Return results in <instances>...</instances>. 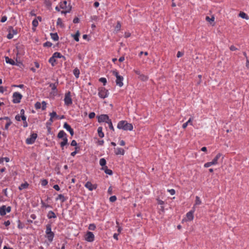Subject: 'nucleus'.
Returning a JSON list of instances; mask_svg holds the SVG:
<instances>
[{"label":"nucleus","instance_id":"obj_1","mask_svg":"<svg viewBox=\"0 0 249 249\" xmlns=\"http://www.w3.org/2000/svg\"><path fill=\"white\" fill-rule=\"evenodd\" d=\"M117 128L125 131H132L133 129V126L131 124L128 123L126 121H121L118 123Z\"/></svg>","mask_w":249,"mask_h":249},{"label":"nucleus","instance_id":"obj_2","mask_svg":"<svg viewBox=\"0 0 249 249\" xmlns=\"http://www.w3.org/2000/svg\"><path fill=\"white\" fill-rule=\"evenodd\" d=\"M59 4L60 8L62 10L61 11V14H66L71 11V7L70 3H67L66 0L61 1Z\"/></svg>","mask_w":249,"mask_h":249},{"label":"nucleus","instance_id":"obj_3","mask_svg":"<svg viewBox=\"0 0 249 249\" xmlns=\"http://www.w3.org/2000/svg\"><path fill=\"white\" fill-rule=\"evenodd\" d=\"M112 74L116 77V85L120 87H123L124 77L122 76L119 75L118 71L115 70L112 71Z\"/></svg>","mask_w":249,"mask_h":249},{"label":"nucleus","instance_id":"obj_4","mask_svg":"<svg viewBox=\"0 0 249 249\" xmlns=\"http://www.w3.org/2000/svg\"><path fill=\"white\" fill-rule=\"evenodd\" d=\"M64 101L65 105L67 107H69L72 105V100L71 98V93L70 91H67L65 93Z\"/></svg>","mask_w":249,"mask_h":249},{"label":"nucleus","instance_id":"obj_5","mask_svg":"<svg viewBox=\"0 0 249 249\" xmlns=\"http://www.w3.org/2000/svg\"><path fill=\"white\" fill-rule=\"evenodd\" d=\"M108 91L104 87H100L98 88V95L102 99H105L108 96Z\"/></svg>","mask_w":249,"mask_h":249},{"label":"nucleus","instance_id":"obj_6","mask_svg":"<svg viewBox=\"0 0 249 249\" xmlns=\"http://www.w3.org/2000/svg\"><path fill=\"white\" fill-rule=\"evenodd\" d=\"M22 95L18 92H15L13 94V102L15 104L20 103Z\"/></svg>","mask_w":249,"mask_h":249},{"label":"nucleus","instance_id":"obj_7","mask_svg":"<svg viewBox=\"0 0 249 249\" xmlns=\"http://www.w3.org/2000/svg\"><path fill=\"white\" fill-rule=\"evenodd\" d=\"M37 134L36 133L32 134L30 137L28 138L26 140V143L28 144H32L34 143L37 138Z\"/></svg>","mask_w":249,"mask_h":249},{"label":"nucleus","instance_id":"obj_8","mask_svg":"<svg viewBox=\"0 0 249 249\" xmlns=\"http://www.w3.org/2000/svg\"><path fill=\"white\" fill-rule=\"evenodd\" d=\"M85 239L88 242H91L94 240V235L91 231H88L85 235Z\"/></svg>","mask_w":249,"mask_h":249},{"label":"nucleus","instance_id":"obj_9","mask_svg":"<svg viewBox=\"0 0 249 249\" xmlns=\"http://www.w3.org/2000/svg\"><path fill=\"white\" fill-rule=\"evenodd\" d=\"M195 212V208H194V207H193L192 208V210H191L190 211H189V212H188L186 214L187 221H192L193 220L194 217V213Z\"/></svg>","mask_w":249,"mask_h":249},{"label":"nucleus","instance_id":"obj_10","mask_svg":"<svg viewBox=\"0 0 249 249\" xmlns=\"http://www.w3.org/2000/svg\"><path fill=\"white\" fill-rule=\"evenodd\" d=\"M85 187L87 188L89 191H92L97 188V185L96 184H93L90 181H88L85 185Z\"/></svg>","mask_w":249,"mask_h":249},{"label":"nucleus","instance_id":"obj_11","mask_svg":"<svg viewBox=\"0 0 249 249\" xmlns=\"http://www.w3.org/2000/svg\"><path fill=\"white\" fill-rule=\"evenodd\" d=\"M108 115L106 114H102L98 117V122H107L109 120Z\"/></svg>","mask_w":249,"mask_h":249},{"label":"nucleus","instance_id":"obj_12","mask_svg":"<svg viewBox=\"0 0 249 249\" xmlns=\"http://www.w3.org/2000/svg\"><path fill=\"white\" fill-rule=\"evenodd\" d=\"M64 128L68 131L71 136H73L74 134V131L72 128H71V126L67 123H65L63 126Z\"/></svg>","mask_w":249,"mask_h":249},{"label":"nucleus","instance_id":"obj_13","mask_svg":"<svg viewBox=\"0 0 249 249\" xmlns=\"http://www.w3.org/2000/svg\"><path fill=\"white\" fill-rule=\"evenodd\" d=\"M50 118L49 121H51V123H49L50 125H51L53 120V119L54 118H56V119L58 118V116L57 115L55 111H53L52 113H50Z\"/></svg>","mask_w":249,"mask_h":249},{"label":"nucleus","instance_id":"obj_14","mask_svg":"<svg viewBox=\"0 0 249 249\" xmlns=\"http://www.w3.org/2000/svg\"><path fill=\"white\" fill-rule=\"evenodd\" d=\"M2 119L7 120V123L5 125V129H6V130L8 129L9 126L12 124V122L11 121V120L8 117H5L4 118H0V120H2Z\"/></svg>","mask_w":249,"mask_h":249},{"label":"nucleus","instance_id":"obj_15","mask_svg":"<svg viewBox=\"0 0 249 249\" xmlns=\"http://www.w3.org/2000/svg\"><path fill=\"white\" fill-rule=\"evenodd\" d=\"M115 153L116 155H124V150L122 148L117 147L114 150Z\"/></svg>","mask_w":249,"mask_h":249},{"label":"nucleus","instance_id":"obj_16","mask_svg":"<svg viewBox=\"0 0 249 249\" xmlns=\"http://www.w3.org/2000/svg\"><path fill=\"white\" fill-rule=\"evenodd\" d=\"M67 199V198L65 197L64 195L62 194H59L58 195L57 197L55 198V200L57 201L58 200H60L62 203L64 202Z\"/></svg>","mask_w":249,"mask_h":249},{"label":"nucleus","instance_id":"obj_17","mask_svg":"<svg viewBox=\"0 0 249 249\" xmlns=\"http://www.w3.org/2000/svg\"><path fill=\"white\" fill-rule=\"evenodd\" d=\"M54 236V234L53 231L51 232H49L47 234H46V238L48 239L49 241L50 242H52L53 241Z\"/></svg>","mask_w":249,"mask_h":249},{"label":"nucleus","instance_id":"obj_18","mask_svg":"<svg viewBox=\"0 0 249 249\" xmlns=\"http://www.w3.org/2000/svg\"><path fill=\"white\" fill-rule=\"evenodd\" d=\"M17 32L13 29H12V31L10 30L7 36V37L8 39H12L14 37V35L17 34Z\"/></svg>","mask_w":249,"mask_h":249},{"label":"nucleus","instance_id":"obj_19","mask_svg":"<svg viewBox=\"0 0 249 249\" xmlns=\"http://www.w3.org/2000/svg\"><path fill=\"white\" fill-rule=\"evenodd\" d=\"M193 120V118H190L187 122H186L183 124L182 128L184 129H185L188 124H190V125H193V123H192Z\"/></svg>","mask_w":249,"mask_h":249},{"label":"nucleus","instance_id":"obj_20","mask_svg":"<svg viewBox=\"0 0 249 249\" xmlns=\"http://www.w3.org/2000/svg\"><path fill=\"white\" fill-rule=\"evenodd\" d=\"M222 154L221 153H218L217 154V155L215 157V158L213 160L212 162L213 163L214 165H216L218 163V160L219 159V158L221 157Z\"/></svg>","mask_w":249,"mask_h":249},{"label":"nucleus","instance_id":"obj_21","mask_svg":"<svg viewBox=\"0 0 249 249\" xmlns=\"http://www.w3.org/2000/svg\"><path fill=\"white\" fill-rule=\"evenodd\" d=\"M62 139V142H60V146H61L62 149H63L64 146L68 144V140L67 137H65Z\"/></svg>","mask_w":249,"mask_h":249},{"label":"nucleus","instance_id":"obj_22","mask_svg":"<svg viewBox=\"0 0 249 249\" xmlns=\"http://www.w3.org/2000/svg\"><path fill=\"white\" fill-rule=\"evenodd\" d=\"M66 137L67 134L63 130H60L57 135V137L59 139H63Z\"/></svg>","mask_w":249,"mask_h":249},{"label":"nucleus","instance_id":"obj_23","mask_svg":"<svg viewBox=\"0 0 249 249\" xmlns=\"http://www.w3.org/2000/svg\"><path fill=\"white\" fill-rule=\"evenodd\" d=\"M97 133L99 137L103 138L104 137V133L103 132V128L100 126L97 129Z\"/></svg>","mask_w":249,"mask_h":249},{"label":"nucleus","instance_id":"obj_24","mask_svg":"<svg viewBox=\"0 0 249 249\" xmlns=\"http://www.w3.org/2000/svg\"><path fill=\"white\" fill-rule=\"evenodd\" d=\"M47 217L49 219H51L52 218H55L56 217V216L53 212L50 211L48 213Z\"/></svg>","mask_w":249,"mask_h":249},{"label":"nucleus","instance_id":"obj_25","mask_svg":"<svg viewBox=\"0 0 249 249\" xmlns=\"http://www.w3.org/2000/svg\"><path fill=\"white\" fill-rule=\"evenodd\" d=\"M29 184L27 182H25L24 183H22L19 187L18 189L19 190H22L24 189H26L29 187Z\"/></svg>","mask_w":249,"mask_h":249},{"label":"nucleus","instance_id":"obj_26","mask_svg":"<svg viewBox=\"0 0 249 249\" xmlns=\"http://www.w3.org/2000/svg\"><path fill=\"white\" fill-rule=\"evenodd\" d=\"M202 202L200 197L198 196H196L195 203L193 207L195 208V206L199 205L201 204Z\"/></svg>","mask_w":249,"mask_h":249},{"label":"nucleus","instance_id":"obj_27","mask_svg":"<svg viewBox=\"0 0 249 249\" xmlns=\"http://www.w3.org/2000/svg\"><path fill=\"white\" fill-rule=\"evenodd\" d=\"M239 16L244 19L247 20L249 19V16L244 12H240Z\"/></svg>","mask_w":249,"mask_h":249},{"label":"nucleus","instance_id":"obj_28","mask_svg":"<svg viewBox=\"0 0 249 249\" xmlns=\"http://www.w3.org/2000/svg\"><path fill=\"white\" fill-rule=\"evenodd\" d=\"M5 206L3 205L0 207V215L4 216L6 214V210L5 209Z\"/></svg>","mask_w":249,"mask_h":249},{"label":"nucleus","instance_id":"obj_29","mask_svg":"<svg viewBox=\"0 0 249 249\" xmlns=\"http://www.w3.org/2000/svg\"><path fill=\"white\" fill-rule=\"evenodd\" d=\"M5 61L7 63H9L12 65H15L16 64L15 61L9 58L8 57H5Z\"/></svg>","mask_w":249,"mask_h":249},{"label":"nucleus","instance_id":"obj_30","mask_svg":"<svg viewBox=\"0 0 249 249\" xmlns=\"http://www.w3.org/2000/svg\"><path fill=\"white\" fill-rule=\"evenodd\" d=\"M51 36L54 41H57L59 39L57 33H51Z\"/></svg>","mask_w":249,"mask_h":249},{"label":"nucleus","instance_id":"obj_31","mask_svg":"<svg viewBox=\"0 0 249 249\" xmlns=\"http://www.w3.org/2000/svg\"><path fill=\"white\" fill-rule=\"evenodd\" d=\"M138 78L142 81H145L148 80V77L143 74H141Z\"/></svg>","mask_w":249,"mask_h":249},{"label":"nucleus","instance_id":"obj_32","mask_svg":"<svg viewBox=\"0 0 249 249\" xmlns=\"http://www.w3.org/2000/svg\"><path fill=\"white\" fill-rule=\"evenodd\" d=\"M53 57H54L55 58H62V57L64 58V57L60 53H58V52L54 53L53 54Z\"/></svg>","mask_w":249,"mask_h":249},{"label":"nucleus","instance_id":"obj_33","mask_svg":"<svg viewBox=\"0 0 249 249\" xmlns=\"http://www.w3.org/2000/svg\"><path fill=\"white\" fill-rule=\"evenodd\" d=\"M49 63H50L51 64V65L53 66H54L55 65V62H56V59L54 57H53V56L50 57V58L49 59Z\"/></svg>","mask_w":249,"mask_h":249},{"label":"nucleus","instance_id":"obj_34","mask_svg":"<svg viewBox=\"0 0 249 249\" xmlns=\"http://www.w3.org/2000/svg\"><path fill=\"white\" fill-rule=\"evenodd\" d=\"M58 85V82L55 83H51L50 84V87L53 90H56L57 86Z\"/></svg>","mask_w":249,"mask_h":249},{"label":"nucleus","instance_id":"obj_35","mask_svg":"<svg viewBox=\"0 0 249 249\" xmlns=\"http://www.w3.org/2000/svg\"><path fill=\"white\" fill-rule=\"evenodd\" d=\"M56 24L57 26H59L61 27H64V24L62 22L61 18H58V19L57 20Z\"/></svg>","mask_w":249,"mask_h":249},{"label":"nucleus","instance_id":"obj_36","mask_svg":"<svg viewBox=\"0 0 249 249\" xmlns=\"http://www.w3.org/2000/svg\"><path fill=\"white\" fill-rule=\"evenodd\" d=\"M106 163H107L106 160L104 158H102L100 160L99 163H100V165L102 167L105 166L106 164Z\"/></svg>","mask_w":249,"mask_h":249},{"label":"nucleus","instance_id":"obj_37","mask_svg":"<svg viewBox=\"0 0 249 249\" xmlns=\"http://www.w3.org/2000/svg\"><path fill=\"white\" fill-rule=\"evenodd\" d=\"M80 74V71L77 68H75L73 70V74L76 78H78Z\"/></svg>","mask_w":249,"mask_h":249},{"label":"nucleus","instance_id":"obj_38","mask_svg":"<svg viewBox=\"0 0 249 249\" xmlns=\"http://www.w3.org/2000/svg\"><path fill=\"white\" fill-rule=\"evenodd\" d=\"M79 36H80V33H79V31H77L75 35H73L74 39L77 42L79 41Z\"/></svg>","mask_w":249,"mask_h":249},{"label":"nucleus","instance_id":"obj_39","mask_svg":"<svg viewBox=\"0 0 249 249\" xmlns=\"http://www.w3.org/2000/svg\"><path fill=\"white\" fill-rule=\"evenodd\" d=\"M52 231V228H51V225L50 224H47L46 226V234H47L49 232H51Z\"/></svg>","mask_w":249,"mask_h":249},{"label":"nucleus","instance_id":"obj_40","mask_svg":"<svg viewBox=\"0 0 249 249\" xmlns=\"http://www.w3.org/2000/svg\"><path fill=\"white\" fill-rule=\"evenodd\" d=\"M121 28V24L119 21L117 22V23L115 27V31L116 32H118L120 30Z\"/></svg>","mask_w":249,"mask_h":249},{"label":"nucleus","instance_id":"obj_41","mask_svg":"<svg viewBox=\"0 0 249 249\" xmlns=\"http://www.w3.org/2000/svg\"><path fill=\"white\" fill-rule=\"evenodd\" d=\"M206 21L212 24V22H213L214 20V17L213 16L212 18H210L209 17L207 16L206 17Z\"/></svg>","mask_w":249,"mask_h":249},{"label":"nucleus","instance_id":"obj_42","mask_svg":"<svg viewBox=\"0 0 249 249\" xmlns=\"http://www.w3.org/2000/svg\"><path fill=\"white\" fill-rule=\"evenodd\" d=\"M3 161L8 162L10 161V159L8 157L1 158L0 159V163H1L3 162Z\"/></svg>","mask_w":249,"mask_h":249},{"label":"nucleus","instance_id":"obj_43","mask_svg":"<svg viewBox=\"0 0 249 249\" xmlns=\"http://www.w3.org/2000/svg\"><path fill=\"white\" fill-rule=\"evenodd\" d=\"M99 81L103 84L104 86H105L107 84V81L106 78L101 77L99 79Z\"/></svg>","mask_w":249,"mask_h":249},{"label":"nucleus","instance_id":"obj_44","mask_svg":"<svg viewBox=\"0 0 249 249\" xmlns=\"http://www.w3.org/2000/svg\"><path fill=\"white\" fill-rule=\"evenodd\" d=\"M48 181L46 179H43L41 180V184L43 186H45L48 184Z\"/></svg>","mask_w":249,"mask_h":249},{"label":"nucleus","instance_id":"obj_45","mask_svg":"<svg viewBox=\"0 0 249 249\" xmlns=\"http://www.w3.org/2000/svg\"><path fill=\"white\" fill-rule=\"evenodd\" d=\"M41 103L38 102H36L35 105V107L36 109H40L41 107Z\"/></svg>","mask_w":249,"mask_h":249},{"label":"nucleus","instance_id":"obj_46","mask_svg":"<svg viewBox=\"0 0 249 249\" xmlns=\"http://www.w3.org/2000/svg\"><path fill=\"white\" fill-rule=\"evenodd\" d=\"M41 105H42V110H45L46 109V106H47V103L45 101H43L41 102Z\"/></svg>","mask_w":249,"mask_h":249},{"label":"nucleus","instance_id":"obj_47","mask_svg":"<svg viewBox=\"0 0 249 249\" xmlns=\"http://www.w3.org/2000/svg\"><path fill=\"white\" fill-rule=\"evenodd\" d=\"M32 25L34 27H36L38 25V21L36 19H34L32 21Z\"/></svg>","mask_w":249,"mask_h":249},{"label":"nucleus","instance_id":"obj_48","mask_svg":"<svg viewBox=\"0 0 249 249\" xmlns=\"http://www.w3.org/2000/svg\"><path fill=\"white\" fill-rule=\"evenodd\" d=\"M156 200L157 201V203L158 204L161 206V205H163L164 204V202L160 199L159 198H156Z\"/></svg>","mask_w":249,"mask_h":249},{"label":"nucleus","instance_id":"obj_49","mask_svg":"<svg viewBox=\"0 0 249 249\" xmlns=\"http://www.w3.org/2000/svg\"><path fill=\"white\" fill-rule=\"evenodd\" d=\"M107 123L108 124L109 128L111 130H114V127L110 119L107 122Z\"/></svg>","mask_w":249,"mask_h":249},{"label":"nucleus","instance_id":"obj_50","mask_svg":"<svg viewBox=\"0 0 249 249\" xmlns=\"http://www.w3.org/2000/svg\"><path fill=\"white\" fill-rule=\"evenodd\" d=\"M214 165L213 164V163L212 161H211V162H208L205 163L204 165V166L205 168H208V167H209L212 165Z\"/></svg>","mask_w":249,"mask_h":249},{"label":"nucleus","instance_id":"obj_51","mask_svg":"<svg viewBox=\"0 0 249 249\" xmlns=\"http://www.w3.org/2000/svg\"><path fill=\"white\" fill-rule=\"evenodd\" d=\"M117 200V197L115 196H113L110 197L109 201L111 202H114Z\"/></svg>","mask_w":249,"mask_h":249},{"label":"nucleus","instance_id":"obj_52","mask_svg":"<svg viewBox=\"0 0 249 249\" xmlns=\"http://www.w3.org/2000/svg\"><path fill=\"white\" fill-rule=\"evenodd\" d=\"M96 143L97 145H103L104 143V141L102 140H98L96 142Z\"/></svg>","mask_w":249,"mask_h":249},{"label":"nucleus","instance_id":"obj_53","mask_svg":"<svg viewBox=\"0 0 249 249\" xmlns=\"http://www.w3.org/2000/svg\"><path fill=\"white\" fill-rule=\"evenodd\" d=\"M95 114L94 112H90L89 115V117L90 118V119H93L95 117Z\"/></svg>","mask_w":249,"mask_h":249},{"label":"nucleus","instance_id":"obj_54","mask_svg":"<svg viewBox=\"0 0 249 249\" xmlns=\"http://www.w3.org/2000/svg\"><path fill=\"white\" fill-rule=\"evenodd\" d=\"M105 173L107 174H108L109 175H111L113 174V172L110 169H107L106 171H105Z\"/></svg>","mask_w":249,"mask_h":249},{"label":"nucleus","instance_id":"obj_55","mask_svg":"<svg viewBox=\"0 0 249 249\" xmlns=\"http://www.w3.org/2000/svg\"><path fill=\"white\" fill-rule=\"evenodd\" d=\"M41 205L42 207H45L46 208L51 207V206L46 204L45 203L43 202V201H41Z\"/></svg>","mask_w":249,"mask_h":249},{"label":"nucleus","instance_id":"obj_56","mask_svg":"<svg viewBox=\"0 0 249 249\" xmlns=\"http://www.w3.org/2000/svg\"><path fill=\"white\" fill-rule=\"evenodd\" d=\"M96 228V226L94 224H90L89 229L91 230H94Z\"/></svg>","mask_w":249,"mask_h":249},{"label":"nucleus","instance_id":"obj_57","mask_svg":"<svg viewBox=\"0 0 249 249\" xmlns=\"http://www.w3.org/2000/svg\"><path fill=\"white\" fill-rule=\"evenodd\" d=\"M116 224H117V228H118L117 231H118V233H120L121 232V231H122V228H121V227H120V226H119V223H118V221H116Z\"/></svg>","mask_w":249,"mask_h":249},{"label":"nucleus","instance_id":"obj_58","mask_svg":"<svg viewBox=\"0 0 249 249\" xmlns=\"http://www.w3.org/2000/svg\"><path fill=\"white\" fill-rule=\"evenodd\" d=\"M183 54H184V53L183 52L178 51L177 53V57L179 58V57L182 56L183 55Z\"/></svg>","mask_w":249,"mask_h":249},{"label":"nucleus","instance_id":"obj_59","mask_svg":"<svg viewBox=\"0 0 249 249\" xmlns=\"http://www.w3.org/2000/svg\"><path fill=\"white\" fill-rule=\"evenodd\" d=\"M168 192H169L171 195H175L176 193L175 190L173 189L168 190Z\"/></svg>","mask_w":249,"mask_h":249},{"label":"nucleus","instance_id":"obj_60","mask_svg":"<svg viewBox=\"0 0 249 249\" xmlns=\"http://www.w3.org/2000/svg\"><path fill=\"white\" fill-rule=\"evenodd\" d=\"M7 18L6 16L2 17L0 21L1 22H4L7 20Z\"/></svg>","mask_w":249,"mask_h":249},{"label":"nucleus","instance_id":"obj_61","mask_svg":"<svg viewBox=\"0 0 249 249\" xmlns=\"http://www.w3.org/2000/svg\"><path fill=\"white\" fill-rule=\"evenodd\" d=\"M133 71L137 75H139V76L142 74L141 72V71L139 70H134Z\"/></svg>","mask_w":249,"mask_h":249},{"label":"nucleus","instance_id":"obj_62","mask_svg":"<svg viewBox=\"0 0 249 249\" xmlns=\"http://www.w3.org/2000/svg\"><path fill=\"white\" fill-rule=\"evenodd\" d=\"M15 119L18 121H20L21 120V115L18 114L15 117Z\"/></svg>","mask_w":249,"mask_h":249},{"label":"nucleus","instance_id":"obj_63","mask_svg":"<svg viewBox=\"0 0 249 249\" xmlns=\"http://www.w3.org/2000/svg\"><path fill=\"white\" fill-rule=\"evenodd\" d=\"M230 49L231 51H234L237 50V48H236L235 46L232 45L230 47Z\"/></svg>","mask_w":249,"mask_h":249},{"label":"nucleus","instance_id":"obj_64","mask_svg":"<svg viewBox=\"0 0 249 249\" xmlns=\"http://www.w3.org/2000/svg\"><path fill=\"white\" fill-rule=\"evenodd\" d=\"M53 188L56 191H59L60 190V187L59 186L56 184V185H54L53 186Z\"/></svg>","mask_w":249,"mask_h":249}]
</instances>
